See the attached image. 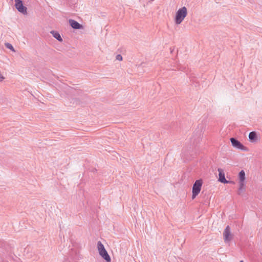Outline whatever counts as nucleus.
Masks as SVG:
<instances>
[{"mask_svg": "<svg viewBox=\"0 0 262 262\" xmlns=\"http://www.w3.org/2000/svg\"><path fill=\"white\" fill-rule=\"evenodd\" d=\"M238 193L240 194L244 190L246 186V174L244 170H242L238 174Z\"/></svg>", "mask_w": 262, "mask_h": 262, "instance_id": "1", "label": "nucleus"}, {"mask_svg": "<svg viewBox=\"0 0 262 262\" xmlns=\"http://www.w3.org/2000/svg\"><path fill=\"white\" fill-rule=\"evenodd\" d=\"M187 14V10L185 7H183L179 9L176 13L175 17V23L179 25L180 24L184 19Z\"/></svg>", "mask_w": 262, "mask_h": 262, "instance_id": "2", "label": "nucleus"}, {"mask_svg": "<svg viewBox=\"0 0 262 262\" xmlns=\"http://www.w3.org/2000/svg\"><path fill=\"white\" fill-rule=\"evenodd\" d=\"M97 249L100 255L104 259L106 262H111V259L110 255L105 249L104 245L100 241L97 243Z\"/></svg>", "mask_w": 262, "mask_h": 262, "instance_id": "3", "label": "nucleus"}, {"mask_svg": "<svg viewBox=\"0 0 262 262\" xmlns=\"http://www.w3.org/2000/svg\"><path fill=\"white\" fill-rule=\"evenodd\" d=\"M203 185V181L201 179L198 180L194 182L192 191V199H194L200 192Z\"/></svg>", "mask_w": 262, "mask_h": 262, "instance_id": "4", "label": "nucleus"}, {"mask_svg": "<svg viewBox=\"0 0 262 262\" xmlns=\"http://www.w3.org/2000/svg\"><path fill=\"white\" fill-rule=\"evenodd\" d=\"M16 9L23 14H27V8L24 6L23 2L20 0H14Z\"/></svg>", "mask_w": 262, "mask_h": 262, "instance_id": "5", "label": "nucleus"}, {"mask_svg": "<svg viewBox=\"0 0 262 262\" xmlns=\"http://www.w3.org/2000/svg\"><path fill=\"white\" fill-rule=\"evenodd\" d=\"M223 237L225 243H229L232 239V235L229 226H227L224 231Z\"/></svg>", "mask_w": 262, "mask_h": 262, "instance_id": "6", "label": "nucleus"}, {"mask_svg": "<svg viewBox=\"0 0 262 262\" xmlns=\"http://www.w3.org/2000/svg\"><path fill=\"white\" fill-rule=\"evenodd\" d=\"M230 141L231 142L232 145L234 147L243 150H246V147H245L239 141H238L236 139L233 138H231L230 139Z\"/></svg>", "mask_w": 262, "mask_h": 262, "instance_id": "7", "label": "nucleus"}, {"mask_svg": "<svg viewBox=\"0 0 262 262\" xmlns=\"http://www.w3.org/2000/svg\"><path fill=\"white\" fill-rule=\"evenodd\" d=\"M217 171L219 172V181L224 184L228 183L229 181H227L225 179L224 170L221 168H218Z\"/></svg>", "mask_w": 262, "mask_h": 262, "instance_id": "8", "label": "nucleus"}, {"mask_svg": "<svg viewBox=\"0 0 262 262\" xmlns=\"http://www.w3.org/2000/svg\"><path fill=\"white\" fill-rule=\"evenodd\" d=\"M69 23L71 27L74 29H78L82 28V26L75 20H70Z\"/></svg>", "mask_w": 262, "mask_h": 262, "instance_id": "9", "label": "nucleus"}, {"mask_svg": "<svg viewBox=\"0 0 262 262\" xmlns=\"http://www.w3.org/2000/svg\"><path fill=\"white\" fill-rule=\"evenodd\" d=\"M51 33L52 34V35L55 38H56L58 40H59V41H62V39L58 32H57L56 31H51Z\"/></svg>", "mask_w": 262, "mask_h": 262, "instance_id": "10", "label": "nucleus"}, {"mask_svg": "<svg viewBox=\"0 0 262 262\" xmlns=\"http://www.w3.org/2000/svg\"><path fill=\"white\" fill-rule=\"evenodd\" d=\"M249 138L252 142L255 141L257 138L256 134L254 132L250 133L249 135Z\"/></svg>", "mask_w": 262, "mask_h": 262, "instance_id": "11", "label": "nucleus"}, {"mask_svg": "<svg viewBox=\"0 0 262 262\" xmlns=\"http://www.w3.org/2000/svg\"><path fill=\"white\" fill-rule=\"evenodd\" d=\"M5 46L9 49L10 50H12L13 52H15L14 48L13 47L12 45L9 43H5Z\"/></svg>", "mask_w": 262, "mask_h": 262, "instance_id": "12", "label": "nucleus"}, {"mask_svg": "<svg viewBox=\"0 0 262 262\" xmlns=\"http://www.w3.org/2000/svg\"><path fill=\"white\" fill-rule=\"evenodd\" d=\"M5 79V76L0 71V82H3Z\"/></svg>", "mask_w": 262, "mask_h": 262, "instance_id": "13", "label": "nucleus"}, {"mask_svg": "<svg viewBox=\"0 0 262 262\" xmlns=\"http://www.w3.org/2000/svg\"><path fill=\"white\" fill-rule=\"evenodd\" d=\"M116 59L118 60L121 61L122 60V57L121 55H118L116 56Z\"/></svg>", "mask_w": 262, "mask_h": 262, "instance_id": "14", "label": "nucleus"}, {"mask_svg": "<svg viewBox=\"0 0 262 262\" xmlns=\"http://www.w3.org/2000/svg\"><path fill=\"white\" fill-rule=\"evenodd\" d=\"M240 262H244L243 260H241Z\"/></svg>", "mask_w": 262, "mask_h": 262, "instance_id": "15", "label": "nucleus"}]
</instances>
